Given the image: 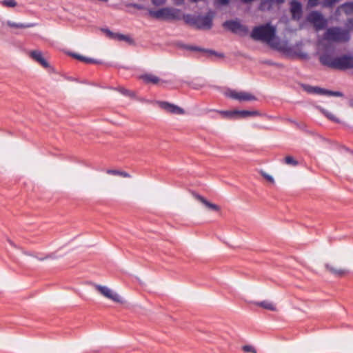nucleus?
Returning <instances> with one entry per match:
<instances>
[{"label": "nucleus", "mask_w": 353, "mask_h": 353, "mask_svg": "<svg viewBox=\"0 0 353 353\" xmlns=\"http://www.w3.org/2000/svg\"><path fill=\"white\" fill-rule=\"evenodd\" d=\"M215 13L212 10H209L205 16L192 15L186 14L183 15V19L185 23L196 27L200 30H210L213 25V19Z\"/></svg>", "instance_id": "obj_1"}, {"label": "nucleus", "mask_w": 353, "mask_h": 353, "mask_svg": "<svg viewBox=\"0 0 353 353\" xmlns=\"http://www.w3.org/2000/svg\"><path fill=\"white\" fill-rule=\"evenodd\" d=\"M251 37L255 41L271 42L276 36V28L270 23L256 26L251 32Z\"/></svg>", "instance_id": "obj_2"}, {"label": "nucleus", "mask_w": 353, "mask_h": 353, "mask_svg": "<svg viewBox=\"0 0 353 353\" xmlns=\"http://www.w3.org/2000/svg\"><path fill=\"white\" fill-rule=\"evenodd\" d=\"M149 15L154 19L169 21V20H180L183 19L181 11L179 9L166 7L160 8L157 10H149Z\"/></svg>", "instance_id": "obj_3"}, {"label": "nucleus", "mask_w": 353, "mask_h": 353, "mask_svg": "<svg viewBox=\"0 0 353 353\" xmlns=\"http://www.w3.org/2000/svg\"><path fill=\"white\" fill-rule=\"evenodd\" d=\"M324 39L328 41L336 43H345L350 39V34L348 30H342L338 27H332L327 29L324 33Z\"/></svg>", "instance_id": "obj_4"}, {"label": "nucleus", "mask_w": 353, "mask_h": 353, "mask_svg": "<svg viewBox=\"0 0 353 353\" xmlns=\"http://www.w3.org/2000/svg\"><path fill=\"white\" fill-rule=\"evenodd\" d=\"M223 26L232 33L239 34L240 35H245L248 33L247 26L242 25L237 20H228L223 23Z\"/></svg>", "instance_id": "obj_5"}, {"label": "nucleus", "mask_w": 353, "mask_h": 353, "mask_svg": "<svg viewBox=\"0 0 353 353\" xmlns=\"http://www.w3.org/2000/svg\"><path fill=\"white\" fill-rule=\"evenodd\" d=\"M225 95L229 98L237 100L240 102L256 100V97L254 95L245 91L229 90L225 92Z\"/></svg>", "instance_id": "obj_6"}, {"label": "nucleus", "mask_w": 353, "mask_h": 353, "mask_svg": "<svg viewBox=\"0 0 353 353\" xmlns=\"http://www.w3.org/2000/svg\"><path fill=\"white\" fill-rule=\"evenodd\" d=\"M94 288L105 298L109 299L115 303H123L124 302L119 294L106 286L96 284L94 285Z\"/></svg>", "instance_id": "obj_7"}, {"label": "nucleus", "mask_w": 353, "mask_h": 353, "mask_svg": "<svg viewBox=\"0 0 353 353\" xmlns=\"http://www.w3.org/2000/svg\"><path fill=\"white\" fill-rule=\"evenodd\" d=\"M353 68V56L343 54L336 57L334 69L345 70Z\"/></svg>", "instance_id": "obj_8"}, {"label": "nucleus", "mask_w": 353, "mask_h": 353, "mask_svg": "<svg viewBox=\"0 0 353 353\" xmlns=\"http://www.w3.org/2000/svg\"><path fill=\"white\" fill-rule=\"evenodd\" d=\"M308 20L314 24L317 30L323 29L327 24L326 20L323 17L322 14L316 11L310 13Z\"/></svg>", "instance_id": "obj_9"}, {"label": "nucleus", "mask_w": 353, "mask_h": 353, "mask_svg": "<svg viewBox=\"0 0 353 353\" xmlns=\"http://www.w3.org/2000/svg\"><path fill=\"white\" fill-rule=\"evenodd\" d=\"M159 106L170 114H183L185 111L181 108L167 101H158Z\"/></svg>", "instance_id": "obj_10"}, {"label": "nucleus", "mask_w": 353, "mask_h": 353, "mask_svg": "<svg viewBox=\"0 0 353 353\" xmlns=\"http://www.w3.org/2000/svg\"><path fill=\"white\" fill-rule=\"evenodd\" d=\"M102 30L110 39L118 41H124L129 44H134V40L128 35L122 34L120 33H115L110 31L109 29H103Z\"/></svg>", "instance_id": "obj_11"}, {"label": "nucleus", "mask_w": 353, "mask_h": 353, "mask_svg": "<svg viewBox=\"0 0 353 353\" xmlns=\"http://www.w3.org/2000/svg\"><path fill=\"white\" fill-rule=\"evenodd\" d=\"M319 61L323 65L334 69L336 57H334L331 53L324 52L319 56Z\"/></svg>", "instance_id": "obj_12"}, {"label": "nucleus", "mask_w": 353, "mask_h": 353, "mask_svg": "<svg viewBox=\"0 0 353 353\" xmlns=\"http://www.w3.org/2000/svg\"><path fill=\"white\" fill-rule=\"evenodd\" d=\"M192 194H193V196L196 200H198L201 203H203L208 209H209L210 210H212V211H215V212H219L220 211L221 208L216 204H214V203H212L210 202L205 198H204L203 196H201V195H200L199 194H196V193L194 192Z\"/></svg>", "instance_id": "obj_13"}, {"label": "nucleus", "mask_w": 353, "mask_h": 353, "mask_svg": "<svg viewBox=\"0 0 353 353\" xmlns=\"http://www.w3.org/2000/svg\"><path fill=\"white\" fill-rule=\"evenodd\" d=\"M290 11L293 19H301L302 16V6L301 3L296 0L292 1L290 3Z\"/></svg>", "instance_id": "obj_14"}, {"label": "nucleus", "mask_w": 353, "mask_h": 353, "mask_svg": "<svg viewBox=\"0 0 353 353\" xmlns=\"http://www.w3.org/2000/svg\"><path fill=\"white\" fill-rule=\"evenodd\" d=\"M30 57L41 64L43 68H49V63L48 61L43 57L42 53L39 50H32L30 52Z\"/></svg>", "instance_id": "obj_15"}, {"label": "nucleus", "mask_w": 353, "mask_h": 353, "mask_svg": "<svg viewBox=\"0 0 353 353\" xmlns=\"http://www.w3.org/2000/svg\"><path fill=\"white\" fill-rule=\"evenodd\" d=\"M186 48L190 50H192V51H199V52H205V53H206L208 54V57L212 56V55H214V56L220 57V58H223L224 57L223 54L219 53V52H216L214 50H208V49H204V48H200L199 47L192 46H188Z\"/></svg>", "instance_id": "obj_16"}, {"label": "nucleus", "mask_w": 353, "mask_h": 353, "mask_svg": "<svg viewBox=\"0 0 353 353\" xmlns=\"http://www.w3.org/2000/svg\"><path fill=\"white\" fill-rule=\"evenodd\" d=\"M140 78L146 83L157 84L159 82V79L152 74H145L140 77Z\"/></svg>", "instance_id": "obj_17"}, {"label": "nucleus", "mask_w": 353, "mask_h": 353, "mask_svg": "<svg viewBox=\"0 0 353 353\" xmlns=\"http://www.w3.org/2000/svg\"><path fill=\"white\" fill-rule=\"evenodd\" d=\"M325 268L330 272H331L332 274H333L336 276H342L344 274H345V273H346V270H345L343 269L335 268L329 264H326Z\"/></svg>", "instance_id": "obj_18"}, {"label": "nucleus", "mask_w": 353, "mask_h": 353, "mask_svg": "<svg viewBox=\"0 0 353 353\" xmlns=\"http://www.w3.org/2000/svg\"><path fill=\"white\" fill-rule=\"evenodd\" d=\"M236 116H239L240 117H248L251 116H256L259 115V112L258 111H250V110H235Z\"/></svg>", "instance_id": "obj_19"}, {"label": "nucleus", "mask_w": 353, "mask_h": 353, "mask_svg": "<svg viewBox=\"0 0 353 353\" xmlns=\"http://www.w3.org/2000/svg\"><path fill=\"white\" fill-rule=\"evenodd\" d=\"M106 173L108 174L120 176H122L124 178H130L131 177L130 174H128V172H124V171L118 170L109 169V170H106Z\"/></svg>", "instance_id": "obj_20"}, {"label": "nucleus", "mask_w": 353, "mask_h": 353, "mask_svg": "<svg viewBox=\"0 0 353 353\" xmlns=\"http://www.w3.org/2000/svg\"><path fill=\"white\" fill-rule=\"evenodd\" d=\"M256 305L264 308V309H266V310H268L270 311L276 310L275 305L272 302L268 301H263L258 302L256 303Z\"/></svg>", "instance_id": "obj_21"}, {"label": "nucleus", "mask_w": 353, "mask_h": 353, "mask_svg": "<svg viewBox=\"0 0 353 353\" xmlns=\"http://www.w3.org/2000/svg\"><path fill=\"white\" fill-rule=\"evenodd\" d=\"M70 55L81 61H83L84 63H97V61L92 59H90V58H88V57H83L82 55H80V54H76V53H71Z\"/></svg>", "instance_id": "obj_22"}, {"label": "nucleus", "mask_w": 353, "mask_h": 353, "mask_svg": "<svg viewBox=\"0 0 353 353\" xmlns=\"http://www.w3.org/2000/svg\"><path fill=\"white\" fill-rule=\"evenodd\" d=\"M116 90L125 96H128L130 97H134L135 96V94L132 91L127 90L123 87H118L117 88H116Z\"/></svg>", "instance_id": "obj_23"}, {"label": "nucleus", "mask_w": 353, "mask_h": 353, "mask_svg": "<svg viewBox=\"0 0 353 353\" xmlns=\"http://www.w3.org/2000/svg\"><path fill=\"white\" fill-rule=\"evenodd\" d=\"M343 8L346 14H353V2L344 3L343 5Z\"/></svg>", "instance_id": "obj_24"}, {"label": "nucleus", "mask_w": 353, "mask_h": 353, "mask_svg": "<svg viewBox=\"0 0 353 353\" xmlns=\"http://www.w3.org/2000/svg\"><path fill=\"white\" fill-rule=\"evenodd\" d=\"M273 1L272 0H265L261 3L259 9L261 10H264L265 9H270L272 6Z\"/></svg>", "instance_id": "obj_25"}, {"label": "nucleus", "mask_w": 353, "mask_h": 353, "mask_svg": "<svg viewBox=\"0 0 353 353\" xmlns=\"http://www.w3.org/2000/svg\"><path fill=\"white\" fill-rule=\"evenodd\" d=\"M284 162L286 164L291 165L293 166H296L298 165V161L291 156H287L284 159Z\"/></svg>", "instance_id": "obj_26"}, {"label": "nucleus", "mask_w": 353, "mask_h": 353, "mask_svg": "<svg viewBox=\"0 0 353 353\" xmlns=\"http://www.w3.org/2000/svg\"><path fill=\"white\" fill-rule=\"evenodd\" d=\"M323 113L325 115L327 118H328L330 120L333 121L336 123H339V120L331 112L327 111V110H323Z\"/></svg>", "instance_id": "obj_27"}, {"label": "nucleus", "mask_w": 353, "mask_h": 353, "mask_svg": "<svg viewBox=\"0 0 353 353\" xmlns=\"http://www.w3.org/2000/svg\"><path fill=\"white\" fill-rule=\"evenodd\" d=\"M314 90V93L323 95H328V90L321 88L319 87L312 88Z\"/></svg>", "instance_id": "obj_28"}, {"label": "nucleus", "mask_w": 353, "mask_h": 353, "mask_svg": "<svg viewBox=\"0 0 353 353\" xmlns=\"http://www.w3.org/2000/svg\"><path fill=\"white\" fill-rule=\"evenodd\" d=\"M2 5L6 7L13 8L17 6V2L14 0H3Z\"/></svg>", "instance_id": "obj_29"}, {"label": "nucleus", "mask_w": 353, "mask_h": 353, "mask_svg": "<svg viewBox=\"0 0 353 353\" xmlns=\"http://www.w3.org/2000/svg\"><path fill=\"white\" fill-rule=\"evenodd\" d=\"M221 114H223L225 117L232 118L236 116L235 110L233 111H221L219 112Z\"/></svg>", "instance_id": "obj_30"}, {"label": "nucleus", "mask_w": 353, "mask_h": 353, "mask_svg": "<svg viewBox=\"0 0 353 353\" xmlns=\"http://www.w3.org/2000/svg\"><path fill=\"white\" fill-rule=\"evenodd\" d=\"M242 349L245 352H247V353H256L255 348L254 347H252V345H244L242 347Z\"/></svg>", "instance_id": "obj_31"}, {"label": "nucleus", "mask_w": 353, "mask_h": 353, "mask_svg": "<svg viewBox=\"0 0 353 353\" xmlns=\"http://www.w3.org/2000/svg\"><path fill=\"white\" fill-rule=\"evenodd\" d=\"M339 0H325L324 6L332 7L334 3L338 2Z\"/></svg>", "instance_id": "obj_32"}, {"label": "nucleus", "mask_w": 353, "mask_h": 353, "mask_svg": "<svg viewBox=\"0 0 353 353\" xmlns=\"http://www.w3.org/2000/svg\"><path fill=\"white\" fill-rule=\"evenodd\" d=\"M261 174L262 176L266 179L268 180L269 182L272 183H274V180L273 179V177L268 174H266L265 172H261Z\"/></svg>", "instance_id": "obj_33"}, {"label": "nucleus", "mask_w": 353, "mask_h": 353, "mask_svg": "<svg viewBox=\"0 0 353 353\" xmlns=\"http://www.w3.org/2000/svg\"><path fill=\"white\" fill-rule=\"evenodd\" d=\"M343 95V93L341 92L328 90V96L342 97Z\"/></svg>", "instance_id": "obj_34"}, {"label": "nucleus", "mask_w": 353, "mask_h": 353, "mask_svg": "<svg viewBox=\"0 0 353 353\" xmlns=\"http://www.w3.org/2000/svg\"><path fill=\"white\" fill-rule=\"evenodd\" d=\"M33 23H18V28H27L33 27Z\"/></svg>", "instance_id": "obj_35"}, {"label": "nucleus", "mask_w": 353, "mask_h": 353, "mask_svg": "<svg viewBox=\"0 0 353 353\" xmlns=\"http://www.w3.org/2000/svg\"><path fill=\"white\" fill-rule=\"evenodd\" d=\"M155 6H161L166 2V0H151Z\"/></svg>", "instance_id": "obj_36"}, {"label": "nucleus", "mask_w": 353, "mask_h": 353, "mask_svg": "<svg viewBox=\"0 0 353 353\" xmlns=\"http://www.w3.org/2000/svg\"><path fill=\"white\" fill-rule=\"evenodd\" d=\"M346 26L350 30H353V18L347 20Z\"/></svg>", "instance_id": "obj_37"}, {"label": "nucleus", "mask_w": 353, "mask_h": 353, "mask_svg": "<svg viewBox=\"0 0 353 353\" xmlns=\"http://www.w3.org/2000/svg\"><path fill=\"white\" fill-rule=\"evenodd\" d=\"M319 0H308V5L310 7H315L318 5Z\"/></svg>", "instance_id": "obj_38"}, {"label": "nucleus", "mask_w": 353, "mask_h": 353, "mask_svg": "<svg viewBox=\"0 0 353 353\" xmlns=\"http://www.w3.org/2000/svg\"><path fill=\"white\" fill-rule=\"evenodd\" d=\"M216 3L219 5H227L229 3V0H216Z\"/></svg>", "instance_id": "obj_39"}, {"label": "nucleus", "mask_w": 353, "mask_h": 353, "mask_svg": "<svg viewBox=\"0 0 353 353\" xmlns=\"http://www.w3.org/2000/svg\"><path fill=\"white\" fill-rule=\"evenodd\" d=\"M7 25H8L9 27H11V28H18V23H14V22H12V21H7Z\"/></svg>", "instance_id": "obj_40"}, {"label": "nucleus", "mask_w": 353, "mask_h": 353, "mask_svg": "<svg viewBox=\"0 0 353 353\" xmlns=\"http://www.w3.org/2000/svg\"><path fill=\"white\" fill-rule=\"evenodd\" d=\"M173 1L176 6H182L184 3L185 0H173Z\"/></svg>", "instance_id": "obj_41"}, {"label": "nucleus", "mask_w": 353, "mask_h": 353, "mask_svg": "<svg viewBox=\"0 0 353 353\" xmlns=\"http://www.w3.org/2000/svg\"><path fill=\"white\" fill-rule=\"evenodd\" d=\"M54 257L53 254H49V255H47L44 258H39V260L43 261V260L47 259H54Z\"/></svg>", "instance_id": "obj_42"}, {"label": "nucleus", "mask_w": 353, "mask_h": 353, "mask_svg": "<svg viewBox=\"0 0 353 353\" xmlns=\"http://www.w3.org/2000/svg\"><path fill=\"white\" fill-rule=\"evenodd\" d=\"M312 88H314V87L313 86H307V87H305V90H307L308 92L314 93V90Z\"/></svg>", "instance_id": "obj_43"}, {"label": "nucleus", "mask_w": 353, "mask_h": 353, "mask_svg": "<svg viewBox=\"0 0 353 353\" xmlns=\"http://www.w3.org/2000/svg\"><path fill=\"white\" fill-rule=\"evenodd\" d=\"M288 121L292 123H294L296 125H297L299 128H301L302 127L301 126V125H299L298 123H296L295 121L294 120H292V119H288Z\"/></svg>", "instance_id": "obj_44"}, {"label": "nucleus", "mask_w": 353, "mask_h": 353, "mask_svg": "<svg viewBox=\"0 0 353 353\" xmlns=\"http://www.w3.org/2000/svg\"><path fill=\"white\" fill-rule=\"evenodd\" d=\"M244 3H250L252 2L254 0H241Z\"/></svg>", "instance_id": "obj_45"}, {"label": "nucleus", "mask_w": 353, "mask_h": 353, "mask_svg": "<svg viewBox=\"0 0 353 353\" xmlns=\"http://www.w3.org/2000/svg\"><path fill=\"white\" fill-rule=\"evenodd\" d=\"M134 7L136 8H138V9H141L142 8V6H140V5H138V4H134Z\"/></svg>", "instance_id": "obj_46"}, {"label": "nucleus", "mask_w": 353, "mask_h": 353, "mask_svg": "<svg viewBox=\"0 0 353 353\" xmlns=\"http://www.w3.org/2000/svg\"><path fill=\"white\" fill-rule=\"evenodd\" d=\"M276 1L278 3H283L284 2V0H276Z\"/></svg>", "instance_id": "obj_47"}, {"label": "nucleus", "mask_w": 353, "mask_h": 353, "mask_svg": "<svg viewBox=\"0 0 353 353\" xmlns=\"http://www.w3.org/2000/svg\"><path fill=\"white\" fill-rule=\"evenodd\" d=\"M350 106L353 108V100H350L349 102Z\"/></svg>", "instance_id": "obj_48"}, {"label": "nucleus", "mask_w": 353, "mask_h": 353, "mask_svg": "<svg viewBox=\"0 0 353 353\" xmlns=\"http://www.w3.org/2000/svg\"><path fill=\"white\" fill-rule=\"evenodd\" d=\"M9 242H10V243L11 245H14V243H13L12 241H9Z\"/></svg>", "instance_id": "obj_49"}]
</instances>
